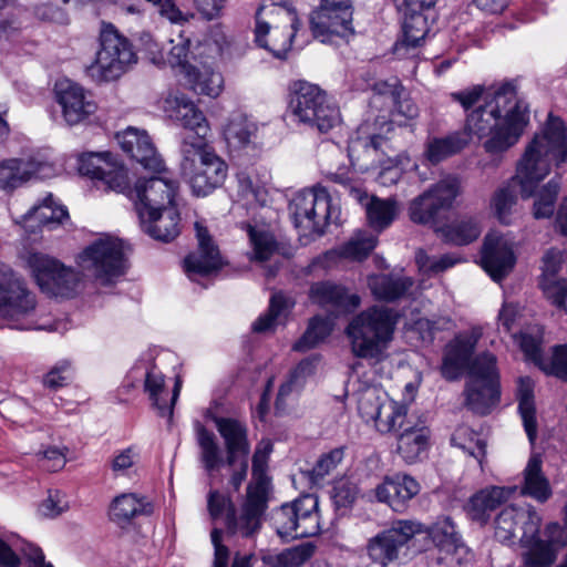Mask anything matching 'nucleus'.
<instances>
[{"label": "nucleus", "instance_id": "1", "mask_svg": "<svg viewBox=\"0 0 567 567\" xmlns=\"http://www.w3.org/2000/svg\"><path fill=\"white\" fill-rule=\"evenodd\" d=\"M567 159V137L563 122L549 115L543 133L536 134L527 145L517 165L514 181L520 186L523 198L535 197L533 216L550 218L560 192V178L555 176L542 187L539 183L549 174L551 164L559 166Z\"/></svg>", "mask_w": 567, "mask_h": 567}, {"label": "nucleus", "instance_id": "2", "mask_svg": "<svg viewBox=\"0 0 567 567\" xmlns=\"http://www.w3.org/2000/svg\"><path fill=\"white\" fill-rule=\"evenodd\" d=\"M528 123V110L524 101L517 97L516 85L506 81L497 85L466 117L465 131L470 140L472 136L482 140L487 153L497 154L507 151L517 143L524 127Z\"/></svg>", "mask_w": 567, "mask_h": 567}, {"label": "nucleus", "instance_id": "3", "mask_svg": "<svg viewBox=\"0 0 567 567\" xmlns=\"http://www.w3.org/2000/svg\"><path fill=\"white\" fill-rule=\"evenodd\" d=\"M398 312L384 306L370 307L349 322L346 334L354 357L380 362L393 340Z\"/></svg>", "mask_w": 567, "mask_h": 567}, {"label": "nucleus", "instance_id": "4", "mask_svg": "<svg viewBox=\"0 0 567 567\" xmlns=\"http://www.w3.org/2000/svg\"><path fill=\"white\" fill-rule=\"evenodd\" d=\"M181 169L196 196H207L220 187L228 173L226 162L204 138H183Z\"/></svg>", "mask_w": 567, "mask_h": 567}, {"label": "nucleus", "instance_id": "5", "mask_svg": "<svg viewBox=\"0 0 567 567\" xmlns=\"http://www.w3.org/2000/svg\"><path fill=\"white\" fill-rule=\"evenodd\" d=\"M290 110L299 123L319 133H328L341 122L339 109L318 85L306 81L293 83Z\"/></svg>", "mask_w": 567, "mask_h": 567}, {"label": "nucleus", "instance_id": "6", "mask_svg": "<svg viewBox=\"0 0 567 567\" xmlns=\"http://www.w3.org/2000/svg\"><path fill=\"white\" fill-rule=\"evenodd\" d=\"M464 396L465 406L478 415H487L497 406L501 390L495 355L483 353L472 361Z\"/></svg>", "mask_w": 567, "mask_h": 567}, {"label": "nucleus", "instance_id": "7", "mask_svg": "<svg viewBox=\"0 0 567 567\" xmlns=\"http://www.w3.org/2000/svg\"><path fill=\"white\" fill-rule=\"evenodd\" d=\"M137 56L132 43L113 24L102 22L100 49L89 71L99 81H113L136 63Z\"/></svg>", "mask_w": 567, "mask_h": 567}, {"label": "nucleus", "instance_id": "8", "mask_svg": "<svg viewBox=\"0 0 567 567\" xmlns=\"http://www.w3.org/2000/svg\"><path fill=\"white\" fill-rule=\"evenodd\" d=\"M296 228L305 235H322L330 224H337L340 210L331 203L326 187L316 185L298 193L290 204Z\"/></svg>", "mask_w": 567, "mask_h": 567}, {"label": "nucleus", "instance_id": "9", "mask_svg": "<svg viewBox=\"0 0 567 567\" xmlns=\"http://www.w3.org/2000/svg\"><path fill=\"white\" fill-rule=\"evenodd\" d=\"M78 264L86 276L109 285L125 272L124 244L112 236L100 237L79 255Z\"/></svg>", "mask_w": 567, "mask_h": 567}, {"label": "nucleus", "instance_id": "10", "mask_svg": "<svg viewBox=\"0 0 567 567\" xmlns=\"http://www.w3.org/2000/svg\"><path fill=\"white\" fill-rule=\"evenodd\" d=\"M272 524L282 538L312 537L320 532L318 499L313 495L302 497L281 505L274 511Z\"/></svg>", "mask_w": 567, "mask_h": 567}, {"label": "nucleus", "instance_id": "11", "mask_svg": "<svg viewBox=\"0 0 567 567\" xmlns=\"http://www.w3.org/2000/svg\"><path fill=\"white\" fill-rule=\"evenodd\" d=\"M423 532L424 525L417 520H394L389 528L381 530L368 540L367 555L372 563L388 567L400 558V553L408 543Z\"/></svg>", "mask_w": 567, "mask_h": 567}, {"label": "nucleus", "instance_id": "12", "mask_svg": "<svg viewBox=\"0 0 567 567\" xmlns=\"http://www.w3.org/2000/svg\"><path fill=\"white\" fill-rule=\"evenodd\" d=\"M25 262L40 289L55 297H71L81 278L72 268L41 252H29Z\"/></svg>", "mask_w": 567, "mask_h": 567}, {"label": "nucleus", "instance_id": "13", "mask_svg": "<svg viewBox=\"0 0 567 567\" xmlns=\"http://www.w3.org/2000/svg\"><path fill=\"white\" fill-rule=\"evenodd\" d=\"M35 309L34 296L25 288L13 271L0 266V317L8 320L12 328L30 329L20 321Z\"/></svg>", "mask_w": 567, "mask_h": 567}, {"label": "nucleus", "instance_id": "14", "mask_svg": "<svg viewBox=\"0 0 567 567\" xmlns=\"http://www.w3.org/2000/svg\"><path fill=\"white\" fill-rule=\"evenodd\" d=\"M461 193V182L455 176H446L415 197L409 205L410 219L415 224L432 223L440 210L450 209Z\"/></svg>", "mask_w": 567, "mask_h": 567}, {"label": "nucleus", "instance_id": "15", "mask_svg": "<svg viewBox=\"0 0 567 567\" xmlns=\"http://www.w3.org/2000/svg\"><path fill=\"white\" fill-rule=\"evenodd\" d=\"M272 449V442L265 439L257 444L252 455V478L247 486L245 509L251 525H256V515L265 513L268 507L271 482L267 470Z\"/></svg>", "mask_w": 567, "mask_h": 567}, {"label": "nucleus", "instance_id": "16", "mask_svg": "<svg viewBox=\"0 0 567 567\" xmlns=\"http://www.w3.org/2000/svg\"><path fill=\"white\" fill-rule=\"evenodd\" d=\"M177 189L178 183L168 176L166 167L163 173H154L148 178L140 177L134 186L138 217L152 216L157 210L175 206Z\"/></svg>", "mask_w": 567, "mask_h": 567}, {"label": "nucleus", "instance_id": "17", "mask_svg": "<svg viewBox=\"0 0 567 567\" xmlns=\"http://www.w3.org/2000/svg\"><path fill=\"white\" fill-rule=\"evenodd\" d=\"M520 524V542H529L539 534L542 518L534 507L507 506L495 518V537L506 543L515 537L517 525Z\"/></svg>", "mask_w": 567, "mask_h": 567}, {"label": "nucleus", "instance_id": "18", "mask_svg": "<svg viewBox=\"0 0 567 567\" xmlns=\"http://www.w3.org/2000/svg\"><path fill=\"white\" fill-rule=\"evenodd\" d=\"M54 95L62 116L69 125L80 124L96 111V104L91 95L80 84L69 79L55 83Z\"/></svg>", "mask_w": 567, "mask_h": 567}, {"label": "nucleus", "instance_id": "19", "mask_svg": "<svg viewBox=\"0 0 567 567\" xmlns=\"http://www.w3.org/2000/svg\"><path fill=\"white\" fill-rule=\"evenodd\" d=\"M481 262L494 281L503 280L516 262L513 244L497 231L488 233L482 246Z\"/></svg>", "mask_w": 567, "mask_h": 567}, {"label": "nucleus", "instance_id": "20", "mask_svg": "<svg viewBox=\"0 0 567 567\" xmlns=\"http://www.w3.org/2000/svg\"><path fill=\"white\" fill-rule=\"evenodd\" d=\"M198 249L189 254L184 260V269L187 277L197 281L221 269L224 261L217 246L214 245L207 229L199 223L195 224Z\"/></svg>", "mask_w": 567, "mask_h": 567}, {"label": "nucleus", "instance_id": "21", "mask_svg": "<svg viewBox=\"0 0 567 567\" xmlns=\"http://www.w3.org/2000/svg\"><path fill=\"white\" fill-rule=\"evenodd\" d=\"M53 164L38 158H8L0 162V189L13 190L31 178L54 176Z\"/></svg>", "mask_w": 567, "mask_h": 567}, {"label": "nucleus", "instance_id": "22", "mask_svg": "<svg viewBox=\"0 0 567 567\" xmlns=\"http://www.w3.org/2000/svg\"><path fill=\"white\" fill-rule=\"evenodd\" d=\"M115 138L121 148L145 169L153 173L164 172L165 163L146 131L130 126L116 133Z\"/></svg>", "mask_w": 567, "mask_h": 567}, {"label": "nucleus", "instance_id": "23", "mask_svg": "<svg viewBox=\"0 0 567 567\" xmlns=\"http://www.w3.org/2000/svg\"><path fill=\"white\" fill-rule=\"evenodd\" d=\"M207 508L213 519L224 518L227 529L233 534L250 536L260 528L261 517L264 513L256 515V525L250 524L249 517L246 515V502L243 504L239 517H236L235 506L228 495L221 494L217 489H213L207 496Z\"/></svg>", "mask_w": 567, "mask_h": 567}, {"label": "nucleus", "instance_id": "24", "mask_svg": "<svg viewBox=\"0 0 567 567\" xmlns=\"http://www.w3.org/2000/svg\"><path fill=\"white\" fill-rule=\"evenodd\" d=\"M564 262L561 250L550 248L545 251L542 258V275L539 287L547 300L557 309L567 313V277L558 278Z\"/></svg>", "mask_w": 567, "mask_h": 567}, {"label": "nucleus", "instance_id": "25", "mask_svg": "<svg viewBox=\"0 0 567 567\" xmlns=\"http://www.w3.org/2000/svg\"><path fill=\"white\" fill-rule=\"evenodd\" d=\"M328 20H319L318 11H313L310 17V27L312 34L322 43L339 45L341 42H348L354 34L352 24V8L336 9L328 13Z\"/></svg>", "mask_w": 567, "mask_h": 567}, {"label": "nucleus", "instance_id": "26", "mask_svg": "<svg viewBox=\"0 0 567 567\" xmlns=\"http://www.w3.org/2000/svg\"><path fill=\"white\" fill-rule=\"evenodd\" d=\"M431 537L439 556L437 561L446 565H458L466 555V547L462 543L455 525L450 517L437 519L431 528L424 526V532Z\"/></svg>", "mask_w": 567, "mask_h": 567}, {"label": "nucleus", "instance_id": "27", "mask_svg": "<svg viewBox=\"0 0 567 567\" xmlns=\"http://www.w3.org/2000/svg\"><path fill=\"white\" fill-rule=\"evenodd\" d=\"M164 109L173 121L195 133V137L186 136L189 141L205 140L209 126L205 115L192 100L182 93L171 94L165 99Z\"/></svg>", "mask_w": 567, "mask_h": 567}, {"label": "nucleus", "instance_id": "28", "mask_svg": "<svg viewBox=\"0 0 567 567\" xmlns=\"http://www.w3.org/2000/svg\"><path fill=\"white\" fill-rule=\"evenodd\" d=\"M388 140L380 135L357 136L348 145V156L354 168L368 172L384 165Z\"/></svg>", "mask_w": 567, "mask_h": 567}, {"label": "nucleus", "instance_id": "29", "mask_svg": "<svg viewBox=\"0 0 567 567\" xmlns=\"http://www.w3.org/2000/svg\"><path fill=\"white\" fill-rule=\"evenodd\" d=\"M481 336V329L474 328L470 333L461 334L447 344L441 368L446 380H456L466 367L470 368V358Z\"/></svg>", "mask_w": 567, "mask_h": 567}, {"label": "nucleus", "instance_id": "30", "mask_svg": "<svg viewBox=\"0 0 567 567\" xmlns=\"http://www.w3.org/2000/svg\"><path fill=\"white\" fill-rule=\"evenodd\" d=\"M419 492L420 484L409 475L385 477L374 489L377 499L398 513H402Z\"/></svg>", "mask_w": 567, "mask_h": 567}, {"label": "nucleus", "instance_id": "31", "mask_svg": "<svg viewBox=\"0 0 567 567\" xmlns=\"http://www.w3.org/2000/svg\"><path fill=\"white\" fill-rule=\"evenodd\" d=\"M215 424L224 439L226 464L235 466L238 457L248 456L250 452L247 427L243 422L230 417H216Z\"/></svg>", "mask_w": 567, "mask_h": 567}, {"label": "nucleus", "instance_id": "32", "mask_svg": "<svg viewBox=\"0 0 567 567\" xmlns=\"http://www.w3.org/2000/svg\"><path fill=\"white\" fill-rule=\"evenodd\" d=\"M296 11L287 6L276 2L264 3L256 13V41H262L268 32L284 30L298 25Z\"/></svg>", "mask_w": 567, "mask_h": 567}, {"label": "nucleus", "instance_id": "33", "mask_svg": "<svg viewBox=\"0 0 567 567\" xmlns=\"http://www.w3.org/2000/svg\"><path fill=\"white\" fill-rule=\"evenodd\" d=\"M141 219L143 230L156 240L171 241L181 231V217L176 206L157 210Z\"/></svg>", "mask_w": 567, "mask_h": 567}, {"label": "nucleus", "instance_id": "34", "mask_svg": "<svg viewBox=\"0 0 567 567\" xmlns=\"http://www.w3.org/2000/svg\"><path fill=\"white\" fill-rule=\"evenodd\" d=\"M414 281L411 277L394 274H377L368 277V287L373 297L393 302L408 295Z\"/></svg>", "mask_w": 567, "mask_h": 567}, {"label": "nucleus", "instance_id": "35", "mask_svg": "<svg viewBox=\"0 0 567 567\" xmlns=\"http://www.w3.org/2000/svg\"><path fill=\"white\" fill-rule=\"evenodd\" d=\"M64 218H68V210L63 206L55 205L52 194H49L41 204L34 205L22 216L21 223L27 230L34 233L41 227L52 229Z\"/></svg>", "mask_w": 567, "mask_h": 567}, {"label": "nucleus", "instance_id": "36", "mask_svg": "<svg viewBox=\"0 0 567 567\" xmlns=\"http://www.w3.org/2000/svg\"><path fill=\"white\" fill-rule=\"evenodd\" d=\"M514 488L491 486L474 494L467 505L472 519L485 523L493 512L501 504L509 499Z\"/></svg>", "mask_w": 567, "mask_h": 567}, {"label": "nucleus", "instance_id": "37", "mask_svg": "<svg viewBox=\"0 0 567 567\" xmlns=\"http://www.w3.org/2000/svg\"><path fill=\"white\" fill-rule=\"evenodd\" d=\"M152 513V504L133 493L115 497L110 507V518L120 527L126 526L138 515H151Z\"/></svg>", "mask_w": 567, "mask_h": 567}, {"label": "nucleus", "instance_id": "38", "mask_svg": "<svg viewBox=\"0 0 567 567\" xmlns=\"http://www.w3.org/2000/svg\"><path fill=\"white\" fill-rule=\"evenodd\" d=\"M182 382L179 379L176 380L173 395L171 399V404L167 405L166 400L162 399L159 395L165 390V378L163 373L156 368H152L146 372L145 381H144V390L148 394L150 400L152 401L153 406L158 411L161 416H172L173 415V406L177 401V398L181 392Z\"/></svg>", "mask_w": 567, "mask_h": 567}, {"label": "nucleus", "instance_id": "39", "mask_svg": "<svg viewBox=\"0 0 567 567\" xmlns=\"http://www.w3.org/2000/svg\"><path fill=\"white\" fill-rule=\"evenodd\" d=\"M429 445V430L408 425L398 437V454L408 464L417 462Z\"/></svg>", "mask_w": 567, "mask_h": 567}, {"label": "nucleus", "instance_id": "40", "mask_svg": "<svg viewBox=\"0 0 567 567\" xmlns=\"http://www.w3.org/2000/svg\"><path fill=\"white\" fill-rule=\"evenodd\" d=\"M467 144V134L454 132L444 137L429 138L423 155L426 161L435 165L460 153Z\"/></svg>", "mask_w": 567, "mask_h": 567}, {"label": "nucleus", "instance_id": "41", "mask_svg": "<svg viewBox=\"0 0 567 567\" xmlns=\"http://www.w3.org/2000/svg\"><path fill=\"white\" fill-rule=\"evenodd\" d=\"M186 78L190 87L198 94L217 97L224 89V78L210 65L200 64L187 70Z\"/></svg>", "mask_w": 567, "mask_h": 567}, {"label": "nucleus", "instance_id": "42", "mask_svg": "<svg viewBox=\"0 0 567 567\" xmlns=\"http://www.w3.org/2000/svg\"><path fill=\"white\" fill-rule=\"evenodd\" d=\"M522 493L540 503H545L551 496L550 484L542 472L539 455H532L526 465Z\"/></svg>", "mask_w": 567, "mask_h": 567}, {"label": "nucleus", "instance_id": "43", "mask_svg": "<svg viewBox=\"0 0 567 567\" xmlns=\"http://www.w3.org/2000/svg\"><path fill=\"white\" fill-rule=\"evenodd\" d=\"M518 410L524 427L530 443L537 437V421L535 416L534 383L528 377L518 379L517 386Z\"/></svg>", "mask_w": 567, "mask_h": 567}, {"label": "nucleus", "instance_id": "44", "mask_svg": "<svg viewBox=\"0 0 567 567\" xmlns=\"http://www.w3.org/2000/svg\"><path fill=\"white\" fill-rule=\"evenodd\" d=\"M258 126L245 114H234L225 126L224 135L228 146L233 150H241L252 143Z\"/></svg>", "mask_w": 567, "mask_h": 567}, {"label": "nucleus", "instance_id": "45", "mask_svg": "<svg viewBox=\"0 0 567 567\" xmlns=\"http://www.w3.org/2000/svg\"><path fill=\"white\" fill-rule=\"evenodd\" d=\"M378 237L367 230L355 231L348 241L340 245L332 252L338 257L351 260L362 261L375 248Z\"/></svg>", "mask_w": 567, "mask_h": 567}, {"label": "nucleus", "instance_id": "46", "mask_svg": "<svg viewBox=\"0 0 567 567\" xmlns=\"http://www.w3.org/2000/svg\"><path fill=\"white\" fill-rule=\"evenodd\" d=\"M399 206L395 199L372 196L365 204L367 219L374 230L382 231L396 218Z\"/></svg>", "mask_w": 567, "mask_h": 567}, {"label": "nucleus", "instance_id": "47", "mask_svg": "<svg viewBox=\"0 0 567 567\" xmlns=\"http://www.w3.org/2000/svg\"><path fill=\"white\" fill-rule=\"evenodd\" d=\"M439 236L453 245H467L478 238L482 233L480 223L474 218H466L436 229Z\"/></svg>", "mask_w": 567, "mask_h": 567}, {"label": "nucleus", "instance_id": "48", "mask_svg": "<svg viewBox=\"0 0 567 567\" xmlns=\"http://www.w3.org/2000/svg\"><path fill=\"white\" fill-rule=\"evenodd\" d=\"M451 443L482 464L486 454V441L481 434L466 425H460L453 432Z\"/></svg>", "mask_w": 567, "mask_h": 567}, {"label": "nucleus", "instance_id": "49", "mask_svg": "<svg viewBox=\"0 0 567 567\" xmlns=\"http://www.w3.org/2000/svg\"><path fill=\"white\" fill-rule=\"evenodd\" d=\"M406 414L408 408L404 404L388 399L373 424L380 433L396 432L409 425Z\"/></svg>", "mask_w": 567, "mask_h": 567}, {"label": "nucleus", "instance_id": "50", "mask_svg": "<svg viewBox=\"0 0 567 567\" xmlns=\"http://www.w3.org/2000/svg\"><path fill=\"white\" fill-rule=\"evenodd\" d=\"M309 298L313 303L327 308L344 307L348 302L346 290L330 281L313 284L309 290Z\"/></svg>", "mask_w": 567, "mask_h": 567}, {"label": "nucleus", "instance_id": "51", "mask_svg": "<svg viewBox=\"0 0 567 567\" xmlns=\"http://www.w3.org/2000/svg\"><path fill=\"white\" fill-rule=\"evenodd\" d=\"M403 13V39L402 43L406 47L416 48L425 39L430 27L425 11L402 12Z\"/></svg>", "mask_w": 567, "mask_h": 567}, {"label": "nucleus", "instance_id": "52", "mask_svg": "<svg viewBox=\"0 0 567 567\" xmlns=\"http://www.w3.org/2000/svg\"><path fill=\"white\" fill-rule=\"evenodd\" d=\"M197 443L200 450L199 460L208 474L219 470L224 464L215 435L200 426L197 430Z\"/></svg>", "mask_w": 567, "mask_h": 567}, {"label": "nucleus", "instance_id": "53", "mask_svg": "<svg viewBox=\"0 0 567 567\" xmlns=\"http://www.w3.org/2000/svg\"><path fill=\"white\" fill-rule=\"evenodd\" d=\"M527 550L523 554V567H549L556 560V553L539 534L529 542H520Z\"/></svg>", "mask_w": 567, "mask_h": 567}, {"label": "nucleus", "instance_id": "54", "mask_svg": "<svg viewBox=\"0 0 567 567\" xmlns=\"http://www.w3.org/2000/svg\"><path fill=\"white\" fill-rule=\"evenodd\" d=\"M112 155L110 153L83 154L79 159V172L100 183L107 169H112Z\"/></svg>", "mask_w": 567, "mask_h": 567}, {"label": "nucleus", "instance_id": "55", "mask_svg": "<svg viewBox=\"0 0 567 567\" xmlns=\"http://www.w3.org/2000/svg\"><path fill=\"white\" fill-rule=\"evenodd\" d=\"M388 399L386 394L375 388L364 390L358 400L359 414L367 423H374Z\"/></svg>", "mask_w": 567, "mask_h": 567}, {"label": "nucleus", "instance_id": "56", "mask_svg": "<svg viewBox=\"0 0 567 567\" xmlns=\"http://www.w3.org/2000/svg\"><path fill=\"white\" fill-rule=\"evenodd\" d=\"M331 332L329 321L320 317L310 320L303 336L293 344L296 351H307L315 348L319 342L327 338Z\"/></svg>", "mask_w": 567, "mask_h": 567}, {"label": "nucleus", "instance_id": "57", "mask_svg": "<svg viewBox=\"0 0 567 567\" xmlns=\"http://www.w3.org/2000/svg\"><path fill=\"white\" fill-rule=\"evenodd\" d=\"M247 231L254 250V258L259 261L268 260L277 250L274 236L262 229L247 225Z\"/></svg>", "mask_w": 567, "mask_h": 567}, {"label": "nucleus", "instance_id": "58", "mask_svg": "<svg viewBox=\"0 0 567 567\" xmlns=\"http://www.w3.org/2000/svg\"><path fill=\"white\" fill-rule=\"evenodd\" d=\"M297 27L274 30L262 37V41H256L261 48L269 50L276 58H285L290 50L292 39L296 34Z\"/></svg>", "mask_w": 567, "mask_h": 567}, {"label": "nucleus", "instance_id": "59", "mask_svg": "<svg viewBox=\"0 0 567 567\" xmlns=\"http://www.w3.org/2000/svg\"><path fill=\"white\" fill-rule=\"evenodd\" d=\"M516 204L515 189L506 185L496 189L491 198V208L502 224H509L512 208Z\"/></svg>", "mask_w": 567, "mask_h": 567}, {"label": "nucleus", "instance_id": "60", "mask_svg": "<svg viewBox=\"0 0 567 567\" xmlns=\"http://www.w3.org/2000/svg\"><path fill=\"white\" fill-rule=\"evenodd\" d=\"M290 307L288 298L281 292L271 296L268 312L252 323V331L265 332L272 328L278 318Z\"/></svg>", "mask_w": 567, "mask_h": 567}, {"label": "nucleus", "instance_id": "61", "mask_svg": "<svg viewBox=\"0 0 567 567\" xmlns=\"http://www.w3.org/2000/svg\"><path fill=\"white\" fill-rule=\"evenodd\" d=\"M415 261L423 272L436 275L456 265L458 258L450 254L440 257L429 256L424 250L420 249L415 254Z\"/></svg>", "mask_w": 567, "mask_h": 567}, {"label": "nucleus", "instance_id": "62", "mask_svg": "<svg viewBox=\"0 0 567 567\" xmlns=\"http://www.w3.org/2000/svg\"><path fill=\"white\" fill-rule=\"evenodd\" d=\"M105 190L124 193L128 189L127 171L112 159V169H107L99 183Z\"/></svg>", "mask_w": 567, "mask_h": 567}, {"label": "nucleus", "instance_id": "63", "mask_svg": "<svg viewBox=\"0 0 567 567\" xmlns=\"http://www.w3.org/2000/svg\"><path fill=\"white\" fill-rule=\"evenodd\" d=\"M312 372L313 362L311 360L301 361L291 372L290 379L279 388L277 404L282 403L286 396H288L296 388L301 385L302 379Z\"/></svg>", "mask_w": 567, "mask_h": 567}, {"label": "nucleus", "instance_id": "64", "mask_svg": "<svg viewBox=\"0 0 567 567\" xmlns=\"http://www.w3.org/2000/svg\"><path fill=\"white\" fill-rule=\"evenodd\" d=\"M190 41L179 37L178 40L171 41V49L167 53V63L172 68H181L185 74L193 65L188 63Z\"/></svg>", "mask_w": 567, "mask_h": 567}]
</instances>
